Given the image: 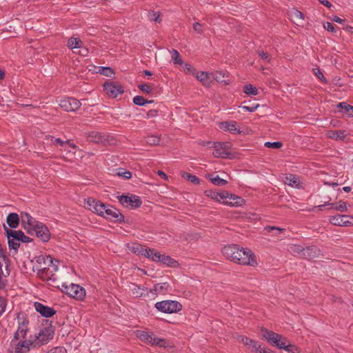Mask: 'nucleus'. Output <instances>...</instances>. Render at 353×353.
I'll return each instance as SVG.
<instances>
[{
    "mask_svg": "<svg viewBox=\"0 0 353 353\" xmlns=\"http://www.w3.org/2000/svg\"><path fill=\"white\" fill-rule=\"evenodd\" d=\"M223 254L230 261L243 265L255 267L257 265L256 256L248 248L240 247L236 244H231L222 248Z\"/></svg>",
    "mask_w": 353,
    "mask_h": 353,
    "instance_id": "f257e3e1",
    "label": "nucleus"
},
{
    "mask_svg": "<svg viewBox=\"0 0 353 353\" xmlns=\"http://www.w3.org/2000/svg\"><path fill=\"white\" fill-rule=\"evenodd\" d=\"M32 347L31 339L17 337L11 340L8 347V353H28L30 347Z\"/></svg>",
    "mask_w": 353,
    "mask_h": 353,
    "instance_id": "f03ea898",
    "label": "nucleus"
},
{
    "mask_svg": "<svg viewBox=\"0 0 353 353\" xmlns=\"http://www.w3.org/2000/svg\"><path fill=\"white\" fill-rule=\"evenodd\" d=\"M136 336L142 341L149 343L152 345L159 347H166L168 341L162 338H157L152 332H148L143 330H137Z\"/></svg>",
    "mask_w": 353,
    "mask_h": 353,
    "instance_id": "7ed1b4c3",
    "label": "nucleus"
},
{
    "mask_svg": "<svg viewBox=\"0 0 353 353\" xmlns=\"http://www.w3.org/2000/svg\"><path fill=\"white\" fill-rule=\"evenodd\" d=\"M53 334L54 331L51 327H45L41 330L37 334H35L33 339H30L32 347H37L47 343L52 339Z\"/></svg>",
    "mask_w": 353,
    "mask_h": 353,
    "instance_id": "20e7f679",
    "label": "nucleus"
},
{
    "mask_svg": "<svg viewBox=\"0 0 353 353\" xmlns=\"http://www.w3.org/2000/svg\"><path fill=\"white\" fill-rule=\"evenodd\" d=\"M155 307L163 313H175L182 309L181 304L176 301L165 300L155 303Z\"/></svg>",
    "mask_w": 353,
    "mask_h": 353,
    "instance_id": "39448f33",
    "label": "nucleus"
},
{
    "mask_svg": "<svg viewBox=\"0 0 353 353\" xmlns=\"http://www.w3.org/2000/svg\"><path fill=\"white\" fill-rule=\"evenodd\" d=\"M62 291L70 296L77 299L83 300L85 296V289L77 284L71 283L70 285H62Z\"/></svg>",
    "mask_w": 353,
    "mask_h": 353,
    "instance_id": "423d86ee",
    "label": "nucleus"
},
{
    "mask_svg": "<svg viewBox=\"0 0 353 353\" xmlns=\"http://www.w3.org/2000/svg\"><path fill=\"white\" fill-rule=\"evenodd\" d=\"M261 332L264 339H265L268 343L274 345L279 349L280 347L282 346L280 344L285 343L287 339L281 334L266 328H262Z\"/></svg>",
    "mask_w": 353,
    "mask_h": 353,
    "instance_id": "0eeeda50",
    "label": "nucleus"
},
{
    "mask_svg": "<svg viewBox=\"0 0 353 353\" xmlns=\"http://www.w3.org/2000/svg\"><path fill=\"white\" fill-rule=\"evenodd\" d=\"M3 230L5 236L8 240L9 248L14 250L15 253H17L20 246V241L17 234V230L9 229L5 224H3Z\"/></svg>",
    "mask_w": 353,
    "mask_h": 353,
    "instance_id": "6e6552de",
    "label": "nucleus"
},
{
    "mask_svg": "<svg viewBox=\"0 0 353 353\" xmlns=\"http://www.w3.org/2000/svg\"><path fill=\"white\" fill-rule=\"evenodd\" d=\"M119 203L124 207L135 209L141 206L142 201L141 198L135 194L121 195L118 196Z\"/></svg>",
    "mask_w": 353,
    "mask_h": 353,
    "instance_id": "1a4fd4ad",
    "label": "nucleus"
},
{
    "mask_svg": "<svg viewBox=\"0 0 353 353\" xmlns=\"http://www.w3.org/2000/svg\"><path fill=\"white\" fill-rule=\"evenodd\" d=\"M54 263L55 262H53V263L50 266H41L37 272L38 276L42 280L54 281L56 279L54 277V272L58 270V267Z\"/></svg>",
    "mask_w": 353,
    "mask_h": 353,
    "instance_id": "9d476101",
    "label": "nucleus"
},
{
    "mask_svg": "<svg viewBox=\"0 0 353 353\" xmlns=\"http://www.w3.org/2000/svg\"><path fill=\"white\" fill-rule=\"evenodd\" d=\"M29 234H35L39 239L43 242H47L49 241L50 237V233L49 230L42 223H39L34 227L30 231H28Z\"/></svg>",
    "mask_w": 353,
    "mask_h": 353,
    "instance_id": "9b49d317",
    "label": "nucleus"
},
{
    "mask_svg": "<svg viewBox=\"0 0 353 353\" xmlns=\"http://www.w3.org/2000/svg\"><path fill=\"white\" fill-rule=\"evenodd\" d=\"M59 105L66 112H75L81 107V103L75 98L67 97L60 101Z\"/></svg>",
    "mask_w": 353,
    "mask_h": 353,
    "instance_id": "f8f14e48",
    "label": "nucleus"
},
{
    "mask_svg": "<svg viewBox=\"0 0 353 353\" xmlns=\"http://www.w3.org/2000/svg\"><path fill=\"white\" fill-rule=\"evenodd\" d=\"M104 90L112 98H116L118 95L122 94L124 90L121 85L117 82H108L103 85Z\"/></svg>",
    "mask_w": 353,
    "mask_h": 353,
    "instance_id": "ddd939ff",
    "label": "nucleus"
},
{
    "mask_svg": "<svg viewBox=\"0 0 353 353\" xmlns=\"http://www.w3.org/2000/svg\"><path fill=\"white\" fill-rule=\"evenodd\" d=\"M104 212L105 213L103 217L109 219L112 222L122 223L124 221V216L118 209L112 206H108L107 210Z\"/></svg>",
    "mask_w": 353,
    "mask_h": 353,
    "instance_id": "4468645a",
    "label": "nucleus"
},
{
    "mask_svg": "<svg viewBox=\"0 0 353 353\" xmlns=\"http://www.w3.org/2000/svg\"><path fill=\"white\" fill-rule=\"evenodd\" d=\"M87 204L90 210L101 216H104L105 213L104 211L107 210L108 206L103 203L93 199H88Z\"/></svg>",
    "mask_w": 353,
    "mask_h": 353,
    "instance_id": "2eb2a0df",
    "label": "nucleus"
},
{
    "mask_svg": "<svg viewBox=\"0 0 353 353\" xmlns=\"http://www.w3.org/2000/svg\"><path fill=\"white\" fill-rule=\"evenodd\" d=\"M352 217L348 215H335L331 216L329 218L330 222L338 226H349L352 225V222L349 219H352Z\"/></svg>",
    "mask_w": 353,
    "mask_h": 353,
    "instance_id": "dca6fc26",
    "label": "nucleus"
},
{
    "mask_svg": "<svg viewBox=\"0 0 353 353\" xmlns=\"http://www.w3.org/2000/svg\"><path fill=\"white\" fill-rule=\"evenodd\" d=\"M21 221L25 230L30 231L39 222L36 221L28 213L23 212L21 213Z\"/></svg>",
    "mask_w": 353,
    "mask_h": 353,
    "instance_id": "f3484780",
    "label": "nucleus"
},
{
    "mask_svg": "<svg viewBox=\"0 0 353 353\" xmlns=\"http://www.w3.org/2000/svg\"><path fill=\"white\" fill-rule=\"evenodd\" d=\"M226 198L223 199V204L232 206L239 207L242 206L245 203V201L243 198L236 196L235 194H230L228 192V194L225 195Z\"/></svg>",
    "mask_w": 353,
    "mask_h": 353,
    "instance_id": "a211bd4d",
    "label": "nucleus"
},
{
    "mask_svg": "<svg viewBox=\"0 0 353 353\" xmlns=\"http://www.w3.org/2000/svg\"><path fill=\"white\" fill-rule=\"evenodd\" d=\"M34 307L37 312L46 318L51 317L56 313V311L52 307L44 305L39 302L34 303Z\"/></svg>",
    "mask_w": 353,
    "mask_h": 353,
    "instance_id": "6ab92c4d",
    "label": "nucleus"
},
{
    "mask_svg": "<svg viewBox=\"0 0 353 353\" xmlns=\"http://www.w3.org/2000/svg\"><path fill=\"white\" fill-rule=\"evenodd\" d=\"M239 341L241 342L244 345L247 346L248 350L250 351L257 352L261 347V345L258 341L252 340L245 336H240L238 338Z\"/></svg>",
    "mask_w": 353,
    "mask_h": 353,
    "instance_id": "aec40b11",
    "label": "nucleus"
},
{
    "mask_svg": "<svg viewBox=\"0 0 353 353\" xmlns=\"http://www.w3.org/2000/svg\"><path fill=\"white\" fill-rule=\"evenodd\" d=\"M205 194L212 200L223 203V199L226 198L225 195L228 194V192H216L215 190H208L205 191Z\"/></svg>",
    "mask_w": 353,
    "mask_h": 353,
    "instance_id": "412c9836",
    "label": "nucleus"
},
{
    "mask_svg": "<svg viewBox=\"0 0 353 353\" xmlns=\"http://www.w3.org/2000/svg\"><path fill=\"white\" fill-rule=\"evenodd\" d=\"M321 254L320 250L316 246H308L304 248L302 258L312 259L318 257Z\"/></svg>",
    "mask_w": 353,
    "mask_h": 353,
    "instance_id": "4be33fe9",
    "label": "nucleus"
},
{
    "mask_svg": "<svg viewBox=\"0 0 353 353\" xmlns=\"http://www.w3.org/2000/svg\"><path fill=\"white\" fill-rule=\"evenodd\" d=\"M21 221V216L18 214L12 212L10 213L6 218V223L8 225L9 229H16L19 227Z\"/></svg>",
    "mask_w": 353,
    "mask_h": 353,
    "instance_id": "5701e85b",
    "label": "nucleus"
},
{
    "mask_svg": "<svg viewBox=\"0 0 353 353\" xmlns=\"http://www.w3.org/2000/svg\"><path fill=\"white\" fill-rule=\"evenodd\" d=\"M28 321L26 319H23L22 321L19 322L18 328L14 334V338H26L28 332Z\"/></svg>",
    "mask_w": 353,
    "mask_h": 353,
    "instance_id": "b1692460",
    "label": "nucleus"
},
{
    "mask_svg": "<svg viewBox=\"0 0 353 353\" xmlns=\"http://www.w3.org/2000/svg\"><path fill=\"white\" fill-rule=\"evenodd\" d=\"M236 123L235 121H231V122L223 121V122H221L219 123V127L221 129H222L224 131H228L230 133H233V134H234V133L240 134L241 130L236 127Z\"/></svg>",
    "mask_w": 353,
    "mask_h": 353,
    "instance_id": "393cba45",
    "label": "nucleus"
},
{
    "mask_svg": "<svg viewBox=\"0 0 353 353\" xmlns=\"http://www.w3.org/2000/svg\"><path fill=\"white\" fill-rule=\"evenodd\" d=\"M211 75L219 83H222L225 85H228L230 83V79L228 72H224L223 71H216L212 73Z\"/></svg>",
    "mask_w": 353,
    "mask_h": 353,
    "instance_id": "a878e982",
    "label": "nucleus"
},
{
    "mask_svg": "<svg viewBox=\"0 0 353 353\" xmlns=\"http://www.w3.org/2000/svg\"><path fill=\"white\" fill-rule=\"evenodd\" d=\"M284 183L293 188H299L300 186L299 176L292 174L285 176Z\"/></svg>",
    "mask_w": 353,
    "mask_h": 353,
    "instance_id": "bb28decb",
    "label": "nucleus"
},
{
    "mask_svg": "<svg viewBox=\"0 0 353 353\" xmlns=\"http://www.w3.org/2000/svg\"><path fill=\"white\" fill-rule=\"evenodd\" d=\"M159 258L160 260L158 262L164 265H167L169 267L176 268L179 265L178 261L171 258L170 256L160 254Z\"/></svg>",
    "mask_w": 353,
    "mask_h": 353,
    "instance_id": "cd10ccee",
    "label": "nucleus"
},
{
    "mask_svg": "<svg viewBox=\"0 0 353 353\" xmlns=\"http://www.w3.org/2000/svg\"><path fill=\"white\" fill-rule=\"evenodd\" d=\"M161 253L156 251L154 249L145 248L143 255L145 257H147L154 262L159 261L160 259Z\"/></svg>",
    "mask_w": 353,
    "mask_h": 353,
    "instance_id": "c85d7f7f",
    "label": "nucleus"
},
{
    "mask_svg": "<svg viewBox=\"0 0 353 353\" xmlns=\"http://www.w3.org/2000/svg\"><path fill=\"white\" fill-rule=\"evenodd\" d=\"M347 136L345 130H330L328 132V137L336 141L343 140Z\"/></svg>",
    "mask_w": 353,
    "mask_h": 353,
    "instance_id": "c756f323",
    "label": "nucleus"
},
{
    "mask_svg": "<svg viewBox=\"0 0 353 353\" xmlns=\"http://www.w3.org/2000/svg\"><path fill=\"white\" fill-rule=\"evenodd\" d=\"M290 17L292 20L296 23H300L304 20V14L296 8H292L290 12Z\"/></svg>",
    "mask_w": 353,
    "mask_h": 353,
    "instance_id": "7c9ffc66",
    "label": "nucleus"
},
{
    "mask_svg": "<svg viewBox=\"0 0 353 353\" xmlns=\"http://www.w3.org/2000/svg\"><path fill=\"white\" fill-rule=\"evenodd\" d=\"M280 345H282L281 347H280V349H283L285 351H287L288 352H290V353H299L300 352V349L295 345L290 344L288 339H286L285 343L280 344Z\"/></svg>",
    "mask_w": 353,
    "mask_h": 353,
    "instance_id": "2f4dec72",
    "label": "nucleus"
},
{
    "mask_svg": "<svg viewBox=\"0 0 353 353\" xmlns=\"http://www.w3.org/2000/svg\"><path fill=\"white\" fill-rule=\"evenodd\" d=\"M212 155L216 158H230L231 153L230 152H225L221 146H216L214 148Z\"/></svg>",
    "mask_w": 353,
    "mask_h": 353,
    "instance_id": "473e14b6",
    "label": "nucleus"
},
{
    "mask_svg": "<svg viewBox=\"0 0 353 353\" xmlns=\"http://www.w3.org/2000/svg\"><path fill=\"white\" fill-rule=\"evenodd\" d=\"M210 75H211V74L208 72H200L196 74V77L199 81H201L203 83V85L209 86L210 84V81L209 79Z\"/></svg>",
    "mask_w": 353,
    "mask_h": 353,
    "instance_id": "72a5a7b5",
    "label": "nucleus"
},
{
    "mask_svg": "<svg viewBox=\"0 0 353 353\" xmlns=\"http://www.w3.org/2000/svg\"><path fill=\"white\" fill-rule=\"evenodd\" d=\"M207 177L215 185L223 186L228 183L226 180L220 178L218 175L208 174Z\"/></svg>",
    "mask_w": 353,
    "mask_h": 353,
    "instance_id": "f704fd0d",
    "label": "nucleus"
},
{
    "mask_svg": "<svg viewBox=\"0 0 353 353\" xmlns=\"http://www.w3.org/2000/svg\"><path fill=\"white\" fill-rule=\"evenodd\" d=\"M37 261L38 263H39L40 265H41L42 263H43L44 265H47V266H50L51 265L53 262H55V263H58L57 261H54V259L50 256H39L37 259Z\"/></svg>",
    "mask_w": 353,
    "mask_h": 353,
    "instance_id": "c9c22d12",
    "label": "nucleus"
},
{
    "mask_svg": "<svg viewBox=\"0 0 353 353\" xmlns=\"http://www.w3.org/2000/svg\"><path fill=\"white\" fill-rule=\"evenodd\" d=\"M130 290L132 291V294L135 297H141L143 294V291L145 290L143 288H142L141 285H138L135 283H131L130 285Z\"/></svg>",
    "mask_w": 353,
    "mask_h": 353,
    "instance_id": "e433bc0d",
    "label": "nucleus"
},
{
    "mask_svg": "<svg viewBox=\"0 0 353 353\" xmlns=\"http://www.w3.org/2000/svg\"><path fill=\"white\" fill-rule=\"evenodd\" d=\"M82 41L81 39L70 37L68 41V46L71 49L81 48Z\"/></svg>",
    "mask_w": 353,
    "mask_h": 353,
    "instance_id": "4c0bfd02",
    "label": "nucleus"
},
{
    "mask_svg": "<svg viewBox=\"0 0 353 353\" xmlns=\"http://www.w3.org/2000/svg\"><path fill=\"white\" fill-rule=\"evenodd\" d=\"M337 107L341 110L344 113H347L349 116L353 117V106L349 104H347L345 102L339 103L337 105Z\"/></svg>",
    "mask_w": 353,
    "mask_h": 353,
    "instance_id": "58836bf2",
    "label": "nucleus"
},
{
    "mask_svg": "<svg viewBox=\"0 0 353 353\" xmlns=\"http://www.w3.org/2000/svg\"><path fill=\"white\" fill-rule=\"evenodd\" d=\"M305 248H303L299 245H292L290 246V251L294 255L302 257L303 254V250Z\"/></svg>",
    "mask_w": 353,
    "mask_h": 353,
    "instance_id": "ea45409f",
    "label": "nucleus"
},
{
    "mask_svg": "<svg viewBox=\"0 0 353 353\" xmlns=\"http://www.w3.org/2000/svg\"><path fill=\"white\" fill-rule=\"evenodd\" d=\"M169 285L167 283H157L154 285L153 291L156 293H164L168 291Z\"/></svg>",
    "mask_w": 353,
    "mask_h": 353,
    "instance_id": "a19ab883",
    "label": "nucleus"
},
{
    "mask_svg": "<svg viewBox=\"0 0 353 353\" xmlns=\"http://www.w3.org/2000/svg\"><path fill=\"white\" fill-rule=\"evenodd\" d=\"M145 246L139 243H134L131 248V251L137 255H143Z\"/></svg>",
    "mask_w": 353,
    "mask_h": 353,
    "instance_id": "79ce46f5",
    "label": "nucleus"
},
{
    "mask_svg": "<svg viewBox=\"0 0 353 353\" xmlns=\"http://www.w3.org/2000/svg\"><path fill=\"white\" fill-rule=\"evenodd\" d=\"M1 262L4 263L6 268H8L10 264V259L8 257L6 251L3 249L1 245L0 244V265L1 264Z\"/></svg>",
    "mask_w": 353,
    "mask_h": 353,
    "instance_id": "37998d69",
    "label": "nucleus"
},
{
    "mask_svg": "<svg viewBox=\"0 0 353 353\" xmlns=\"http://www.w3.org/2000/svg\"><path fill=\"white\" fill-rule=\"evenodd\" d=\"M133 103L137 105H139V106H143L144 105H145L146 103H153V101L151 100V101H148L146 99H145L143 97L141 96H135L134 98H133Z\"/></svg>",
    "mask_w": 353,
    "mask_h": 353,
    "instance_id": "c03bdc74",
    "label": "nucleus"
},
{
    "mask_svg": "<svg viewBox=\"0 0 353 353\" xmlns=\"http://www.w3.org/2000/svg\"><path fill=\"white\" fill-rule=\"evenodd\" d=\"M243 92L248 95H257L258 90L251 84H247L243 87Z\"/></svg>",
    "mask_w": 353,
    "mask_h": 353,
    "instance_id": "a18cd8bd",
    "label": "nucleus"
},
{
    "mask_svg": "<svg viewBox=\"0 0 353 353\" xmlns=\"http://www.w3.org/2000/svg\"><path fill=\"white\" fill-rule=\"evenodd\" d=\"M88 137L91 141L99 143L102 141V136L99 132L93 131L89 133Z\"/></svg>",
    "mask_w": 353,
    "mask_h": 353,
    "instance_id": "49530a36",
    "label": "nucleus"
},
{
    "mask_svg": "<svg viewBox=\"0 0 353 353\" xmlns=\"http://www.w3.org/2000/svg\"><path fill=\"white\" fill-rule=\"evenodd\" d=\"M183 177L187 181L195 185L199 184L200 183L199 178H198L196 175L185 173L183 174Z\"/></svg>",
    "mask_w": 353,
    "mask_h": 353,
    "instance_id": "de8ad7c7",
    "label": "nucleus"
},
{
    "mask_svg": "<svg viewBox=\"0 0 353 353\" xmlns=\"http://www.w3.org/2000/svg\"><path fill=\"white\" fill-rule=\"evenodd\" d=\"M145 142L150 145H157L160 142L159 137L155 135H150L145 138Z\"/></svg>",
    "mask_w": 353,
    "mask_h": 353,
    "instance_id": "09e8293b",
    "label": "nucleus"
},
{
    "mask_svg": "<svg viewBox=\"0 0 353 353\" xmlns=\"http://www.w3.org/2000/svg\"><path fill=\"white\" fill-rule=\"evenodd\" d=\"M148 17L149 20L151 21H154L156 23H160L161 21L159 12H157L153 10L150 11L148 12Z\"/></svg>",
    "mask_w": 353,
    "mask_h": 353,
    "instance_id": "8fccbe9b",
    "label": "nucleus"
},
{
    "mask_svg": "<svg viewBox=\"0 0 353 353\" xmlns=\"http://www.w3.org/2000/svg\"><path fill=\"white\" fill-rule=\"evenodd\" d=\"M313 74L323 83H327V81L325 78L321 70L319 68H313Z\"/></svg>",
    "mask_w": 353,
    "mask_h": 353,
    "instance_id": "3c124183",
    "label": "nucleus"
},
{
    "mask_svg": "<svg viewBox=\"0 0 353 353\" xmlns=\"http://www.w3.org/2000/svg\"><path fill=\"white\" fill-rule=\"evenodd\" d=\"M17 234L20 242L30 243L32 241V239L30 237L25 235V234L21 230H17Z\"/></svg>",
    "mask_w": 353,
    "mask_h": 353,
    "instance_id": "603ef678",
    "label": "nucleus"
},
{
    "mask_svg": "<svg viewBox=\"0 0 353 353\" xmlns=\"http://www.w3.org/2000/svg\"><path fill=\"white\" fill-rule=\"evenodd\" d=\"M172 59L175 64L183 63L179 52L174 49L172 50Z\"/></svg>",
    "mask_w": 353,
    "mask_h": 353,
    "instance_id": "864d4df0",
    "label": "nucleus"
},
{
    "mask_svg": "<svg viewBox=\"0 0 353 353\" xmlns=\"http://www.w3.org/2000/svg\"><path fill=\"white\" fill-rule=\"evenodd\" d=\"M99 72L106 77H111L114 74L113 70L110 67H101L99 68Z\"/></svg>",
    "mask_w": 353,
    "mask_h": 353,
    "instance_id": "5fc2aeb1",
    "label": "nucleus"
},
{
    "mask_svg": "<svg viewBox=\"0 0 353 353\" xmlns=\"http://www.w3.org/2000/svg\"><path fill=\"white\" fill-rule=\"evenodd\" d=\"M257 54L261 59L267 63H269L272 59V56L263 50L258 51Z\"/></svg>",
    "mask_w": 353,
    "mask_h": 353,
    "instance_id": "6e6d98bb",
    "label": "nucleus"
},
{
    "mask_svg": "<svg viewBox=\"0 0 353 353\" xmlns=\"http://www.w3.org/2000/svg\"><path fill=\"white\" fill-rule=\"evenodd\" d=\"M336 205L335 206V210L341 212H347V204L345 201H340L338 203H336Z\"/></svg>",
    "mask_w": 353,
    "mask_h": 353,
    "instance_id": "4d7b16f0",
    "label": "nucleus"
},
{
    "mask_svg": "<svg viewBox=\"0 0 353 353\" xmlns=\"http://www.w3.org/2000/svg\"><path fill=\"white\" fill-rule=\"evenodd\" d=\"M259 107V103H253L251 105H241L239 108L250 112H254Z\"/></svg>",
    "mask_w": 353,
    "mask_h": 353,
    "instance_id": "13d9d810",
    "label": "nucleus"
},
{
    "mask_svg": "<svg viewBox=\"0 0 353 353\" xmlns=\"http://www.w3.org/2000/svg\"><path fill=\"white\" fill-rule=\"evenodd\" d=\"M264 145L267 148H272L275 149H279L281 148L283 145L282 143L280 141H276V142H270L267 141L265 143Z\"/></svg>",
    "mask_w": 353,
    "mask_h": 353,
    "instance_id": "bf43d9fd",
    "label": "nucleus"
},
{
    "mask_svg": "<svg viewBox=\"0 0 353 353\" xmlns=\"http://www.w3.org/2000/svg\"><path fill=\"white\" fill-rule=\"evenodd\" d=\"M193 29L198 34H202L204 31V26L199 22L193 23Z\"/></svg>",
    "mask_w": 353,
    "mask_h": 353,
    "instance_id": "052dcab7",
    "label": "nucleus"
},
{
    "mask_svg": "<svg viewBox=\"0 0 353 353\" xmlns=\"http://www.w3.org/2000/svg\"><path fill=\"white\" fill-rule=\"evenodd\" d=\"M139 90L145 93H150L152 91V88L150 85L147 83H143L138 85Z\"/></svg>",
    "mask_w": 353,
    "mask_h": 353,
    "instance_id": "680f3d73",
    "label": "nucleus"
},
{
    "mask_svg": "<svg viewBox=\"0 0 353 353\" xmlns=\"http://www.w3.org/2000/svg\"><path fill=\"white\" fill-rule=\"evenodd\" d=\"M117 174L119 176H121V177H123L125 179H130L132 177V173L130 172V171H127V170H125L123 169H121Z\"/></svg>",
    "mask_w": 353,
    "mask_h": 353,
    "instance_id": "e2e57ef3",
    "label": "nucleus"
},
{
    "mask_svg": "<svg viewBox=\"0 0 353 353\" xmlns=\"http://www.w3.org/2000/svg\"><path fill=\"white\" fill-rule=\"evenodd\" d=\"M323 27L326 30H327L329 32H336V29H335L334 25L330 22L327 21V22L323 24Z\"/></svg>",
    "mask_w": 353,
    "mask_h": 353,
    "instance_id": "0e129e2a",
    "label": "nucleus"
},
{
    "mask_svg": "<svg viewBox=\"0 0 353 353\" xmlns=\"http://www.w3.org/2000/svg\"><path fill=\"white\" fill-rule=\"evenodd\" d=\"M50 139L54 144H57L61 146H63L65 144V141H62L60 138H54V137L51 136Z\"/></svg>",
    "mask_w": 353,
    "mask_h": 353,
    "instance_id": "69168bd1",
    "label": "nucleus"
},
{
    "mask_svg": "<svg viewBox=\"0 0 353 353\" xmlns=\"http://www.w3.org/2000/svg\"><path fill=\"white\" fill-rule=\"evenodd\" d=\"M6 303L3 298H0V316L3 314L6 310Z\"/></svg>",
    "mask_w": 353,
    "mask_h": 353,
    "instance_id": "338daca9",
    "label": "nucleus"
},
{
    "mask_svg": "<svg viewBox=\"0 0 353 353\" xmlns=\"http://www.w3.org/2000/svg\"><path fill=\"white\" fill-rule=\"evenodd\" d=\"M158 115V111L157 110H150L147 112V118L156 117Z\"/></svg>",
    "mask_w": 353,
    "mask_h": 353,
    "instance_id": "774afa93",
    "label": "nucleus"
}]
</instances>
